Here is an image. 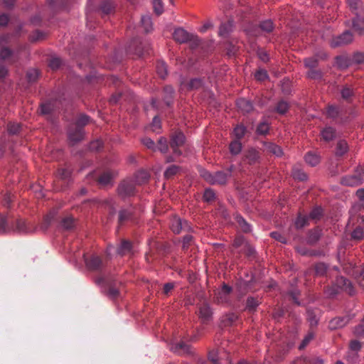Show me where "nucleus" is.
Here are the masks:
<instances>
[{
  "label": "nucleus",
  "mask_w": 364,
  "mask_h": 364,
  "mask_svg": "<svg viewBox=\"0 0 364 364\" xmlns=\"http://www.w3.org/2000/svg\"><path fill=\"white\" fill-rule=\"evenodd\" d=\"M213 312L208 304H203L199 308V317L203 323H208L212 318Z\"/></svg>",
  "instance_id": "obj_15"
},
{
  "label": "nucleus",
  "mask_w": 364,
  "mask_h": 364,
  "mask_svg": "<svg viewBox=\"0 0 364 364\" xmlns=\"http://www.w3.org/2000/svg\"><path fill=\"white\" fill-rule=\"evenodd\" d=\"M116 173L110 171L103 172L98 178V183L103 186L112 185L113 179L116 176Z\"/></svg>",
  "instance_id": "obj_13"
},
{
  "label": "nucleus",
  "mask_w": 364,
  "mask_h": 364,
  "mask_svg": "<svg viewBox=\"0 0 364 364\" xmlns=\"http://www.w3.org/2000/svg\"><path fill=\"white\" fill-rule=\"evenodd\" d=\"M235 220L242 232H250L251 231L250 225L241 215H236Z\"/></svg>",
  "instance_id": "obj_22"
},
{
  "label": "nucleus",
  "mask_w": 364,
  "mask_h": 364,
  "mask_svg": "<svg viewBox=\"0 0 364 364\" xmlns=\"http://www.w3.org/2000/svg\"><path fill=\"white\" fill-rule=\"evenodd\" d=\"M341 291H345L349 295H353L355 292L352 283L343 277H338L332 286L326 289L325 293L328 296L332 297Z\"/></svg>",
  "instance_id": "obj_1"
},
{
  "label": "nucleus",
  "mask_w": 364,
  "mask_h": 364,
  "mask_svg": "<svg viewBox=\"0 0 364 364\" xmlns=\"http://www.w3.org/2000/svg\"><path fill=\"white\" fill-rule=\"evenodd\" d=\"M323 213V210L320 207L314 208L309 214V219L314 220H318L321 218Z\"/></svg>",
  "instance_id": "obj_44"
},
{
  "label": "nucleus",
  "mask_w": 364,
  "mask_h": 364,
  "mask_svg": "<svg viewBox=\"0 0 364 364\" xmlns=\"http://www.w3.org/2000/svg\"><path fill=\"white\" fill-rule=\"evenodd\" d=\"M348 4L353 11H355L361 7L360 0H348Z\"/></svg>",
  "instance_id": "obj_60"
},
{
  "label": "nucleus",
  "mask_w": 364,
  "mask_h": 364,
  "mask_svg": "<svg viewBox=\"0 0 364 364\" xmlns=\"http://www.w3.org/2000/svg\"><path fill=\"white\" fill-rule=\"evenodd\" d=\"M246 129L242 125H238L234 129V134L237 140H240L245 136Z\"/></svg>",
  "instance_id": "obj_51"
},
{
  "label": "nucleus",
  "mask_w": 364,
  "mask_h": 364,
  "mask_svg": "<svg viewBox=\"0 0 364 364\" xmlns=\"http://www.w3.org/2000/svg\"><path fill=\"white\" fill-rule=\"evenodd\" d=\"M356 16L353 20V27L355 31L361 34L364 31V19L360 16V14L355 13Z\"/></svg>",
  "instance_id": "obj_19"
},
{
  "label": "nucleus",
  "mask_w": 364,
  "mask_h": 364,
  "mask_svg": "<svg viewBox=\"0 0 364 364\" xmlns=\"http://www.w3.org/2000/svg\"><path fill=\"white\" fill-rule=\"evenodd\" d=\"M353 333L356 336L364 338V323L361 322L360 324L355 326Z\"/></svg>",
  "instance_id": "obj_56"
},
{
  "label": "nucleus",
  "mask_w": 364,
  "mask_h": 364,
  "mask_svg": "<svg viewBox=\"0 0 364 364\" xmlns=\"http://www.w3.org/2000/svg\"><path fill=\"white\" fill-rule=\"evenodd\" d=\"M350 64H360L364 62V53H355L351 58H349Z\"/></svg>",
  "instance_id": "obj_45"
},
{
  "label": "nucleus",
  "mask_w": 364,
  "mask_h": 364,
  "mask_svg": "<svg viewBox=\"0 0 364 364\" xmlns=\"http://www.w3.org/2000/svg\"><path fill=\"white\" fill-rule=\"evenodd\" d=\"M237 106L244 113H249L253 109V105L250 100L242 98L237 101Z\"/></svg>",
  "instance_id": "obj_18"
},
{
  "label": "nucleus",
  "mask_w": 364,
  "mask_h": 364,
  "mask_svg": "<svg viewBox=\"0 0 364 364\" xmlns=\"http://www.w3.org/2000/svg\"><path fill=\"white\" fill-rule=\"evenodd\" d=\"M141 142L148 149H150L154 151L156 150L155 143L151 138L145 137L141 139Z\"/></svg>",
  "instance_id": "obj_63"
},
{
  "label": "nucleus",
  "mask_w": 364,
  "mask_h": 364,
  "mask_svg": "<svg viewBox=\"0 0 364 364\" xmlns=\"http://www.w3.org/2000/svg\"><path fill=\"white\" fill-rule=\"evenodd\" d=\"M305 66L310 69L314 68L318 65V61L314 58H309L304 60Z\"/></svg>",
  "instance_id": "obj_64"
},
{
  "label": "nucleus",
  "mask_w": 364,
  "mask_h": 364,
  "mask_svg": "<svg viewBox=\"0 0 364 364\" xmlns=\"http://www.w3.org/2000/svg\"><path fill=\"white\" fill-rule=\"evenodd\" d=\"M315 272L318 276H323L327 271V266L326 264L320 262L315 265Z\"/></svg>",
  "instance_id": "obj_50"
},
{
  "label": "nucleus",
  "mask_w": 364,
  "mask_h": 364,
  "mask_svg": "<svg viewBox=\"0 0 364 364\" xmlns=\"http://www.w3.org/2000/svg\"><path fill=\"white\" fill-rule=\"evenodd\" d=\"M141 25L145 31V32L148 33L152 30V22L151 19L148 16H144L141 19Z\"/></svg>",
  "instance_id": "obj_41"
},
{
  "label": "nucleus",
  "mask_w": 364,
  "mask_h": 364,
  "mask_svg": "<svg viewBox=\"0 0 364 364\" xmlns=\"http://www.w3.org/2000/svg\"><path fill=\"white\" fill-rule=\"evenodd\" d=\"M173 38L176 41L180 43L191 42L193 47H197L200 42V40L197 36L189 33L185 29L181 28H176L174 31Z\"/></svg>",
  "instance_id": "obj_2"
},
{
  "label": "nucleus",
  "mask_w": 364,
  "mask_h": 364,
  "mask_svg": "<svg viewBox=\"0 0 364 364\" xmlns=\"http://www.w3.org/2000/svg\"><path fill=\"white\" fill-rule=\"evenodd\" d=\"M336 64L337 65L341 68L344 69L351 65L350 59L343 56H338L336 58Z\"/></svg>",
  "instance_id": "obj_40"
},
{
  "label": "nucleus",
  "mask_w": 364,
  "mask_h": 364,
  "mask_svg": "<svg viewBox=\"0 0 364 364\" xmlns=\"http://www.w3.org/2000/svg\"><path fill=\"white\" fill-rule=\"evenodd\" d=\"M255 77L259 81H263L268 77V75L265 70L259 69L255 73Z\"/></svg>",
  "instance_id": "obj_58"
},
{
  "label": "nucleus",
  "mask_w": 364,
  "mask_h": 364,
  "mask_svg": "<svg viewBox=\"0 0 364 364\" xmlns=\"http://www.w3.org/2000/svg\"><path fill=\"white\" fill-rule=\"evenodd\" d=\"M242 150V144L240 140H235L230 144V151L233 155H237L240 153Z\"/></svg>",
  "instance_id": "obj_34"
},
{
  "label": "nucleus",
  "mask_w": 364,
  "mask_h": 364,
  "mask_svg": "<svg viewBox=\"0 0 364 364\" xmlns=\"http://www.w3.org/2000/svg\"><path fill=\"white\" fill-rule=\"evenodd\" d=\"M170 227L175 234H179L183 228L188 227V223L186 220L182 221L180 218L173 217L171 219Z\"/></svg>",
  "instance_id": "obj_12"
},
{
  "label": "nucleus",
  "mask_w": 364,
  "mask_h": 364,
  "mask_svg": "<svg viewBox=\"0 0 364 364\" xmlns=\"http://www.w3.org/2000/svg\"><path fill=\"white\" fill-rule=\"evenodd\" d=\"M157 149L160 151L161 153L165 154L168 150V145L166 138L160 137L158 140V146Z\"/></svg>",
  "instance_id": "obj_42"
},
{
  "label": "nucleus",
  "mask_w": 364,
  "mask_h": 364,
  "mask_svg": "<svg viewBox=\"0 0 364 364\" xmlns=\"http://www.w3.org/2000/svg\"><path fill=\"white\" fill-rule=\"evenodd\" d=\"M321 136L326 141H330L336 137L335 129L332 127H326L321 132Z\"/></svg>",
  "instance_id": "obj_23"
},
{
  "label": "nucleus",
  "mask_w": 364,
  "mask_h": 364,
  "mask_svg": "<svg viewBox=\"0 0 364 364\" xmlns=\"http://www.w3.org/2000/svg\"><path fill=\"white\" fill-rule=\"evenodd\" d=\"M149 176L146 171H140L137 173L136 181L139 183H144L148 181Z\"/></svg>",
  "instance_id": "obj_62"
},
{
  "label": "nucleus",
  "mask_w": 364,
  "mask_h": 364,
  "mask_svg": "<svg viewBox=\"0 0 364 364\" xmlns=\"http://www.w3.org/2000/svg\"><path fill=\"white\" fill-rule=\"evenodd\" d=\"M133 214L132 210H122L119 213V223L122 224L124 222L129 220L132 218Z\"/></svg>",
  "instance_id": "obj_30"
},
{
  "label": "nucleus",
  "mask_w": 364,
  "mask_h": 364,
  "mask_svg": "<svg viewBox=\"0 0 364 364\" xmlns=\"http://www.w3.org/2000/svg\"><path fill=\"white\" fill-rule=\"evenodd\" d=\"M341 183L347 186H357L362 183V178L356 175L348 176L342 178Z\"/></svg>",
  "instance_id": "obj_16"
},
{
  "label": "nucleus",
  "mask_w": 364,
  "mask_h": 364,
  "mask_svg": "<svg viewBox=\"0 0 364 364\" xmlns=\"http://www.w3.org/2000/svg\"><path fill=\"white\" fill-rule=\"evenodd\" d=\"M289 108V103L286 101L281 100L277 103L275 110L280 114H284L288 111Z\"/></svg>",
  "instance_id": "obj_36"
},
{
  "label": "nucleus",
  "mask_w": 364,
  "mask_h": 364,
  "mask_svg": "<svg viewBox=\"0 0 364 364\" xmlns=\"http://www.w3.org/2000/svg\"><path fill=\"white\" fill-rule=\"evenodd\" d=\"M15 231H17L20 233H26L28 232L30 230L27 228V225L25 220H16V228L14 229Z\"/></svg>",
  "instance_id": "obj_33"
},
{
  "label": "nucleus",
  "mask_w": 364,
  "mask_h": 364,
  "mask_svg": "<svg viewBox=\"0 0 364 364\" xmlns=\"http://www.w3.org/2000/svg\"><path fill=\"white\" fill-rule=\"evenodd\" d=\"M215 197V192L211 189H206L203 194V199L206 202L212 201Z\"/></svg>",
  "instance_id": "obj_61"
},
{
  "label": "nucleus",
  "mask_w": 364,
  "mask_h": 364,
  "mask_svg": "<svg viewBox=\"0 0 364 364\" xmlns=\"http://www.w3.org/2000/svg\"><path fill=\"white\" fill-rule=\"evenodd\" d=\"M309 216L299 215L295 220V226L297 229H301L308 225Z\"/></svg>",
  "instance_id": "obj_35"
},
{
  "label": "nucleus",
  "mask_w": 364,
  "mask_h": 364,
  "mask_svg": "<svg viewBox=\"0 0 364 364\" xmlns=\"http://www.w3.org/2000/svg\"><path fill=\"white\" fill-rule=\"evenodd\" d=\"M75 221L73 217L67 216L61 220V227L65 230H70L74 227Z\"/></svg>",
  "instance_id": "obj_38"
},
{
  "label": "nucleus",
  "mask_w": 364,
  "mask_h": 364,
  "mask_svg": "<svg viewBox=\"0 0 364 364\" xmlns=\"http://www.w3.org/2000/svg\"><path fill=\"white\" fill-rule=\"evenodd\" d=\"M153 6L154 11L157 15H161L163 13L164 6L161 0L153 1Z\"/></svg>",
  "instance_id": "obj_59"
},
{
  "label": "nucleus",
  "mask_w": 364,
  "mask_h": 364,
  "mask_svg": "<svg viewBox=\"0 0 364 364\" xmlns=\"http://www.w3.org/2000/svg\"><path fill=\"white\" fill-rule=\"evenodd\" d=\"M171 350L179 355L191 353V346L183 341L172 344Z\"/></svg>",
  "instance_id": "obj_11"
},
{
  "label": "nucleus",
  "mask_w": 364,
  "mask_h": 364,
  "mask_svg": "<svg viewBox=\"0 0 364 364\" xmlns=\"http://www.w3.org/2000/svg\"><path fill=\"white\" fill-rule=\"evenodd\" d=\"M104 294L112 300L116 299L120 296L119 289L112 285L109 286L107 290L104 291Z\"/></svg>",
  "instance_id": "obj_26"
},
{
  "label": "nucleus",
  "mask_w": 364,
  "mask_h": 364,
  "mask_svg": "<svg viewBox=\"0 0 364 364\" xmlns=\"http://www.w3.org/2000/svg\"><path fill=\"white\" fill-rule=\"evenodd\" d=\"M259 28L264 32L270 33L274 30V26L271 20H266L260 23Z\"/></svg>",
  "instance_id": "obj_37"
},
{
  "label": "nucleus",
  "mask_w": 364,
  "mask_h": 364,
  "mask_svg": "<svg viewBox=\"0 0 364 364\" xmlns=\"http://www.w3.org/2000/svg\"><path fill=\"white\" fill-rule=\"evenodd\" d=\"M259 301L254 297H248L246 302V308L250 311H255L259 304Z\"/></svg>",
  "instance_id": "obj_39"
},
{
  "label": "nucleus",
  "mask_w": 364,
  "mask_h": 364,
  "mask_svg": "<svg viewBox=\"0 0 364 364\" xmlns=\"http://www.w3.org/2000/svg\"><path fill=\"white\" fill-rule=\"evenodd\" d=\"M349 347H350V349L352 350V351H354L355 353H357L358 351H359L361 348H362V344L360 341H357V340H353L350 342V344H349ZM358 358V355L357 353H354L353 355V357H352V362H355L356 360Z\"/></svg>",
  "instance_id": "obj_24"
},
{
  "label": "nucleus",
  "mask_w": 364,
  "mask_h": 364,
  "mask_svg": "<svg viewBox=\"0 0 364 364\" xmlns=\"http://www.w3.org/2000/svg\"><path fill=\"white\" fill-rule=\"evenodd\" d=\"M260 154L254 148H250L244 151L243 161L250 165L259 163Z\"/></svg>",
  "instance_id": "obj_8"
},
{
  "label": "nucleus",
  "mask_w": 364,
  "mask_h": 364,
  "mask_svg": "<svg viewBox=\"0 0 364 364\" xmlns=\"http://www.w3.org/2000/svg\"><path fill=\"white\" fill-rule=\"evenodd\" d=\"M314 338V333L313 331H309L307 335L303 339L301 343L299 346V349H304L311 341H312Z\"/></svg>",
  "instance_id": "obj_49"
},
{
  "label": "nucleus",
  "mask_w": 364,
  "mask_h": 364,
  "mask_svg": "<svg viewBox=\"0 0 364 364\" xmlns=\"http://www.w3.org/2000/svg\"><path fill=\"white\" fill-rule=\"evenodd\" d=\"M132 245L130 242L127 240H123L119 247L117 250V252L120 255H126L127 253L131 251Z\"/></svg>",
  "instance_id": "obj_28"
},
{
  "label": "nucleus",
  "mask_w": 364,
  "mask_h": 364,
  "mask_svg": "<svg viewBox=\"0 0 364 364\" xmlns=\"http://www.w3.org/2000/svg\"><path fill=\"white\" fill-rule=\"evenodd\" d=\"M304 159L306 162L311 166H314L320 162L319 156L311 152L307 153Z\"/></svg>",
  "instance_id": "obj_25"
},
{
  "label": "nucleus",
  "mask_w": 364,
  "mask_h": 364,
  "mask_svg": "<svg viewBox=\"0 0 364 364\" xmlns=\"http://www.w3.org/2000/svg\"><path fill=\"white\" fill-rule=\"evenodd\" d=\"M264 146L265 149L268 152L275 155L276 156H282L283 155V151L280 146L273 143H267L264 144Z\"/></svg>",
  "instance_id": "obj_21"
},
{
  "label": "nucleus",
  "mask_w": 364,
  "mask_h": 364,
  "mask_svg": "<svg viewBox=\"0 0 364 364\" xmlns=\"http://www.w3.org/2000/svg\"><path fill=\"white\" fill-rule=\"evenodd\" d=\"M348 149L347 142L344 140H340L337 143L336 153L337 155L342 156L347 152Z\"/></svg>",
  "instance_id": "obj_31"
},
{
  "label": "nucleus",
  "mask_w": 364,
  "mask_h": 364,
  "mask_svg": "<svg viewBox=\"0 0 364 364\" xmlns=\"http://www.w3.org/2000/svg\"><path fill=\"white\" fill-rule=\"evenodd\" d=\"M247 244L245 240V237L242 235L237 236L233 242V246L236 248L240 247L244 245L245 247V245Z\"/></svg>",
  "instance_id": "obj_57"
},
{
  "label": "nucleus",
  "mask_w": 364,
  "mask_h": 364,
  "mask_svg": "<svg viewBox=\"0 0 364 364\" xmlns=\"http://www.w3.org/2000/svg\"><path fill=\"white\" fill-rule=\"evenodd\" d=\"M292 175L295 179L299 181H306L307 179V175L303 171L299 168H294Z\"/></svg>",
  "instance_id": "obj_46"
},
{
  "label": "nucleus",
  "mask_w": 364,
  "mask_h": 364,
  "mask_svg": "<svg viewBox=\"0 0 364 364\" xmlns=\"http://www.w3.org/2000/svg\"><path fill=\"white\" fill-rule=\"evenodd\" d=\"M83 136V129L81 127H77L75 125V127H70L68 130V139L73 144L81 141Z\"/></svg>",
  "instance_id": "obj_10"
},
{
  "label": "nucleus",
  "mask_w": 364,
  "mask_h": 364,
  "mask_svg": "<svg viewBox=\"0 0 364 364\" xmlns=\"http://www.w3.org/2000/svg\"><path fill=\"white\" fill-rule=\"evenodd\" d=\"M89 117L87 115H80L77 119L75 126L77 127L82 128L85 125H86L89 122Z\"/></svg>",
  "instance_id": "obj_55"
},
{
  "label": "nucleus",
  "mask_w": 364,
  "mask_h": 364,
  "mask_svg": "<svg viewBox=\"0 0 364 364\" xmlns=\"http://www.w3.org/2000/svg\"><path fill=\"white\" fill-rule=\"evenodd\" d=\"M164 100L166 105L169 106L172 102L173 95L174 93L173 88L171 86H166L164 89Z\"/></svg>",
  "instance_id": "obj_27"
},
{
  "label": "nucleus",
  "mask_w": 364,
  "mask_h": 364,
  "mask_svg": "<svg viewBox=\"0 0 364 364\" xmlns=\"http://www.w3.org/2000/svg\"><path fill=\"white\" fill-rule=\"evenodd\" d=\"M135 183L133 180L127 179L122 181L118 188L117 192L120 197L127 198L134 194Z\"/></svg>",
  "instance_id": "obj_5"
},
{
  "label": "nucleus",
  "mask_w": 364,
  "mask_h": 364,
  "mask_svg": "<svg viewBox=\"0 0 364 364\" xmlns=\"http://www.w3.org/2000/svg\"><path fill=\"white\" fill-rule=\"evenodd\" d=\"M180 167L176 165H171L164 171V176L166 179H169L176 175L180 171Z\"/></svg>",
  "instance_id": "obj_29"
},
{
  "label": "nucleus",
  "mask_w": 364,
  "mask_h": 364,
  "mask_svg": "<svg viewBox=\"0 0 364 364\" xmlns=\"http://www.w3.org/2000/svg\"><path fill=\"white\" fill-rule=\"evenodd\" d=\"M202 85H203V82L200 79H198V78H195V79L191 80L189 82V83L188 84V88L190 90L198 89V88L201 87Z\"/></svg>",
  "instance_id": "obj_52"
},
{
  "label": "nucleus",
  "mask_w": 364,
  "mask_h": 364,
  "mask_svg": "<svg viewBox=\"0 0 364 364\" xmlns=\"http://www.w3.org/2000/svg\"><path fill=\"white\" fill-rule=\"evenodd\" d=\"M9 35L0 36V58L1 59H6L11 55V50L4 46L9 41Z\"/></svg>",
  "instance_id": "obj_14"
},
{
  "label": "nucleus",
  "mask_w": 364,
  "mask_h": 364,
  "mask_svg": "<svg viewBox=\"0 0 364 364\" xmlns=\"http://www.w3.org/2000/svg\"><path fill=\"white\" fill-rule=\"evenodd\" d=\"M353 317V316L350 314L335 317L329 321L328 328L331 330L343 328L350 322Z\"/></svg>",
  "instance_id": "obj_7"
},
{
  "label": "nucleus",
  "mask_w": 364,
  "mask_h": 364,
  "mask_svg": "<svg viewBox=\"0 0 364 364\" xmlns=\"http://www.w3.org/2000/svg\"><path fill=\"white\" fill-rule=\"evenodd\" d=\"M353 41V35L350 31H345L341 35L333 38L330 41L332 48L347 45Z\"/></svg>",
  "instance_id": "obj_6"
},
{
  "label": "nucleus",
  "mask_w": 364,
  "mask_h": 364,
  "mask_svg": "<svg viewBox=\"0 0 364 364\" xmlns=\"http://www.w3.org/2000/svg\"><path fill=\"white\" fill-rule=\"evenodd\" d=\"M230 173L231 169L228 170L227 173L224 171H218L214 174L208 171H204L202 176L205 181L211 184L224 185L226 183L228 178L230 176Z\"/></svg>",
  "instance_id": "obj_3"
},
{
  "label": "nucleus",
  "mask_w": 364,
  "mask_h": 364,
  "mask_svg": "<svg viewBox=\"0 0 364 364\" xmlns=\"http://www.w3.org/2000/svg\"><path fill=\"white\" fill-rule=\"evenodd\" d=\"M20 130V124L18 123H9L7 125V131L9 134H16Z\"/></svg>",
  "instance_id": "obj_54"
},
{
  "label": "nucleus",
  "mask_w": 364,
  "mask_h": 364,
  "mask_svg": "<svg viewBox=\"0 0 364 364\" xmlns=\"http://www.w3.org/2000/svg\"><path fill=\"white\" fill-rule=\"evenodd\" d=\"M156 72L161 78H165L167 75L166 65L163 61H159L156 64Z\"/></svg>",
  "instance_id": "obj_32"
},
{
  "label": "nucleus",
  "mask_w": 364,
  "mask_h": 364,
  "mask_svg": "<svg viewBox=\"0 0 364 364\" xmlns=\"http://www.w3.org/2000/svg\"><path fill=\"white\" fill-rule=\"evenodd\" d=\"M269 129V125L266 122H260L257 128V133L258 134L264 135L266 134Z\"/></svg>",
  "instance_id": "obj_48"
},
{
  "label": "nucleus",
  "mask_w": 364,
  "mask_h": 364,
  "mask_svg": "<svg viewBox=\"0 0 364 364\" xmlns=\"http://www.w3.org/2000/svg\"><path fill=\"white\" fill-rule=\"evenodd\" d=\"M232 30V23L228 21L220 24L218 35L221 37L226 38Z\"/></svg>",
  "instance_id": "obj_20"
},
{
  "label": "nucleus",
  "mask_w": 364,
  "mask_h": 364,
  "mask_svg": "<svg viewBox=\"0 0 364 364\" xmlns=\"http://www.w3.org/2000/svg\"><path fill=\"white\" fill-rule=\"evenodd\" d=\"M39 76V72L36 69H31L26 73V77L30 82H34L37 80Z\"/></svg>",
  "instance_id": "obj_43"
},
{
  "label": "nucleus",
  "mask_w": 364,
  "mask_h": 364,
  "mask_svg": "<svg viewBox=\"0 0 364 364\" xmlns=\"http://www.w3.org/2000/svg\"><path fill=\"white\" fill-rule=\"evenodd\" d=\"M232 291V287L223 284L222 288L217 293V299L219 302H226L228 301V296Z\"/></svg>",
  "instance_id": "obj_17"
},
{
  "label": "nucleus",
  "mask_w": 364,
  "mask_h": 364,
  "mask_svg": "<svg viewBox=\"0 0 364 364\" xmlns=\"http://www.w3.org/2000/svg\"><path fill=\"white\" fill-rule=\"evenodd\" d=\"M85 262L88 269L97 271L101 269L102 265V259L97 255H92L89 258L84 255Z\"/></svg>",
  "instance_id": "obj_9"
},
{
  "label": "nucleus",
  "mask_w": 364,
  "mask_h": 364,
  "mask_svg": "<svg viewBox=\"0 0 364 364\" xmlns=\"http://www.w3.org/2000/svg\"><path fill=\"white\" fill-rule=\"evenodd\" d=\"M8 219L0 214V234L5 233L9 230Z\"/></svg>",
  "instance_id": "obj_47"
},
{
  "label": "nucleus",
  "mask_w": 364,
  "mask_h": 364,
  "mask_svg": "<svg viewBox=\"0 0 364 364\" xmlns=\"http://www.w3.org/2000/svg\"><path fill=\"white\" fill-rule=\"evenodd\" d=\"M185 141V135L181 132H176L171 136L170 146L176 156H178L182 154L179 147L184 144Z\"/></svg>",
  "instance_id": "obj_4"
},
{
  "label": "nucleus",
  "mask_w": 364,
  "mask_h": 364,
  "mask_svg": "<svg viewBox=\"0 0 364 364\" xmlns=\"http://www.w3.org/2000/svg\"><path fill=\"white\" fill-rule=\"evenodd\" d=\"M351 237L353 239L356 240H362L364 237V232H363V228H355L353 231V232L351 234Z\"/></svg>",
  "instance_id": "obj_53"
}]
</instances>
